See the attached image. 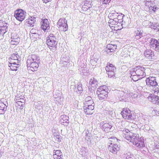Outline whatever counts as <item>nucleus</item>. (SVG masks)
<instances>
[{
    "instance_id": "nucleus-1",
    "label": "nucleus",
    "mask_w": 159,
    "mask_h": 159,
    "mask_svg": "<svg viewBox=\"0 0 159 159\" xmlns=\"http://www.w3.org/2000/svg\"><path fill=\"white\" fill-rule=\"evenodd\" d=\"M122 136L129 142L139 148L145 147L144 140L143 137H140L138 134L132 133L128 129H125L122 131Z\"/></svg>"
},
{
    "instance_id": "nucleus-2",
    "label": "nucleus",
    "mask_w": 159,
    "mask_h": 159,
    "mask_svg": "<svg viewBox=\"0 0 159 159\" xmlns=\"http://www.w3.org/2000/svg\"><path fill=\"white\" fill-rule=\"evenodd\" d=\"M118 139L116 137H112L109 141V145L108 146V150L112 153H116L120 149V146L117 144Z\"/></svg>"
},
{
    "instance_id": "nucleus-3",
    "label": "nucleus",
    "mask_w": 159,
    "mask_h": 159,
    "mask_svg": "<svg viewBox=\"0 0 159 159\" xmlns=\"http://www.w3.org/2000/svg\"><path fill=\"white\" fill-rule=\"evenodd\" d=\"M108 88L106 85L100 86L97 89L96 94L99 99L102 101H104L108 97Z\"/></svg>"
},
{
    "instance_id": "nucleus-4",
    "label": "nucleus",
    "mask_w": 159,
    "mask_h": 159,
    "mask_svg": "<svg viewBox=\"0 0 159 159\" xmlns=\"http://www.w3.org/2000/svg\"><path fill=\"white\" fill-rule=\"evenodd\" d=\"M46 43L51 50H55L57 47L58 42L57 39L52 34L49 35L47 38Z\"/></svg>"
},
{
    "instance_id": "nucleus-5",
    "label": "nucleus",
    "mask_w": 159,
    "mask_h": 159,
    "mask_svg": "<svg viewBox=\"0 0 159 159\" xmlns=\"http://www.w3.org/2000/svg\"><path fill=\"white\" fill-rule=\"evenodd\" d=\"M120 114L125 119L132 120L134 119L132 114V111L128 108H123Z\"/></svg>"
},
{
    "instance_id": "nucleus-6",
    "label": "nucleus",
    "mask_w": 159,
    "mask_h": 159,
    "mask_svg": "<svg viewBox=\"0 0 159 159\" xmlns=\"http://www.w3.org/2000/svg\"><path fill=\"white\" fill-rule=\"evenodd\" d=\"M105 69L109 77L114 78L116 77L115 71L116 67L114 65L110 62L108 63L105 67Z\"/></svg>"
},
{
    "instance_id": "nucleus-7",
    "label": "nucleus",
    "mask_w": 159,
    "mask_h": 159,
    "mask_svg": "<svg viewBox=\"0 0 159 159\" xmlns=\"http://www.w3.org/2000/svg\"><path fill=\"white\" fill-rule=\"evenodd\" d=\"M57 26L59 30L61 31H66L68 29L67 21L65 18L59 19L57 23Z\"/></svg>"
},
{
    "instance_id": "nucleus-8",
    "label": "nucleus",
    "mask_w": 159,
    "mask_h": 159,
    "mask_svg": "<svg viewBox=\"0 0 159 159\" xmlns=\"http://www.w3.org/2000/svg\"><path fill=\"white\" fill-rule=\"evenodd\" d=\"M150 48L156 52H159V39L151 38L149 41Z\"/></svg>"
},
{
    "instance_id": "nucleus-9",
    "label": "nucleus",
    "mask_w": 159,
    "mask_h": 159,
    "mask_svg": "<svg viewBox=\"0 0 159 159\" xmlns=\"http://www.w3.org/2000/svg\"><path fill=\"white\" fill-rule=\"evenodd\" d=\"M26 12L22 9H18L14 12V16L17 20L22 21L25 18Z\"/></svg>"
},
{
    "instance_id": "nucleus-10",
    "label": "nucleus",
    "mask_w": 159,
    "mask_h": 159,
    "mask_svg": "<svg viewBox=\"0 0 159 159\" xmlns=\"http://www.w3.org/2000/svg\"><path fill=\"white\" fill-rule=\"evenodd\" d=\"M134 70L136 74L139 77V79L143 78L146 75L145 69L143 67L138 66L134 68Z\"/></svg>"
},
{
    "instance_id": "nucleus-11",
    "label": "nucleus",
    "mask_w": 159,
    "mask_h": 159,
    "mask_svg": "<svg viewBox=\"0 0 159 159\" xmlns=\"http://www.w3.org/2000/svg\"><path fill=\"white\" fill-rule=\"evenodd\" d=\"M25 98L24 96H20L18 95L16 96L15 100L16 102V107L17 108L21 110L23 108V106L24 105L25 101L24 100Z\"/></svg>"
},
{
    "instance_id": "nucleus-12",
    "label": "nucleus",
    "mask_w": 159,
    "mask_h": 159,
    "mask_svg": "<svg viewBox=\"0 0 159 159\" xmlns=\"http://www.w3.org/2000/svg\"><path fill=\"white\" fill-rule=\"evenodd\" d=\"M119 20H109L108 21V25L112 30L113 31H117L119 30L118 28V24H120L118 22Z\"/></svg>"
},
{
    "instance_id": "nucleus-13",
    "label": "nucleus",
    "mask_w": 159,
    "mask_h": 159,
    "mask_svg": "<svg viewBox=\"0 0 159 159\" xmlns=\"http://www.w3.org/2000/svg\"><path fill=\"white\" fill-rule=\"evenodd\" d=\"M27 64L28 70L34 72L37 70L39 66L38 63L27 61Z\"/></svg>"
},
{
    "instance_id": "nucleus-14",
    "label": "nucleus",
    "mask_w": 159,
    "mask_h": 159,
    "mask_svg": "<svg viewBox=\"0 0 159 159\" xmlns=\"http://www.w3.org/2000/svg\"><path fill=\"white\" fill-rule=\"evenodd\" d=\"M11 44L13 45H17L20 42V38L17 34L13 33L11 34Z\"/></svg>"
},
{
    "instance_id": "nucleus-15",
    "label": "nucleus",
    "mask_w": 159,
    "mask_h": 159,
    "mask_svg": "<svg viewBox=\"0 0 159 159\" xmlns=\"http://www.w3.org/2000/svg\"><path fill=\"white\" fill-rule=\"evenodd\" d=\"M146 81L147 84L152 86H156L158 85L155 78L153 77L150 76L148 77Z\"/></svg>"
},
{
    "instance_id": "nucleus-16",
    "label": "nucleus",
    "mask_w": 159,
    "mask_h": 159,
    "mask_svg": "<svg viewBox=\"0 0 159 159\" xmlns=\"http://www.w3.org/2000/svg\"><path fill=\"white\" fill-rule=\"evenodd\" d=\"M117 47L116 45L109 44L107 45L106 51L107 53L111 54V53H113L116 51Z\"/></svg>"
},
{
    "instance_id": "nucleus-17",
    "label": "nucleus",
    "mask_w": 159,
    "mask_h": 159,
    "mask_svg": "<svg viewBox=\"0 0 159 159\" xmlns=\"http://www.w3.org/2000/svg\"><path fill=\"white\" fill-rule=\"evenodd\" d=\"M35 21V17L34 16H30L26 20L25 24L27 26L33 27Z\"/></svg>"
},
{
    "instance_id": "nucleus-18",
    "label": "nucleus",
    "mask_w": 159,
    "mask_h": 159,
    "mask_svg": "<svg viewBox=\"0 0 159 159\" xmlns=\"http://www.w3.org/2000/svg\"><path fill=\"white\" fill-rule=\"evenodd\" d=\"M39 57L36 55L32 54L30 56L27 60V62L39 63Z\"/></svg>"
},
{
    "instance_id": "nucleus-19",
    "label": "nucleus",
    "mask_w": 159,
    "mask_h": 159,
    "mask_svg": "<svg viewBox=\"0 0 159 159\" xmlns=\"http://www.w3.org/2000/svg\"><path fill=\"white\" fill-rule=\"evenodd\" d=\"M4 99L0 100V114H2L6 110L8 106V103L5 104Z\"/></svg>"
},
{
    "instance_id": "nucleus-20",
    "label": "nucleus",
    "mask_w": 159,
    "mask_h": 159,
    "mask_svg": "<svg viewBox=\"0 0 159 159\" xmlns=\"http://www.w3.org/2000/svg\"><path fill=\"white\" fill-rule=\"evenodd\" d=\"M145 57L149 60L154 59V52L151 50H146L144 53Z\"/></svg>"
},
{
    "instance_id": "nucleus-21",
    "label": "nucleus",
    "mask_w": 159,
    "mask_h": 159,
    "mask_svg": "<svg viewBox=\"0 0 159 159\" xmlns=\"http://www.w3.org/2000/svg\"><path fill=\"white\" fill-rule=\"evenodd\" d=\"M41 27L43 30L45 31L49 29V22L47 19L43 20L41 21Z\"/></svg>"
},
{
    "instance_id": "nucleus-22",
    "label": "nucleus",
    "mask_w": 159,
    "mask_h": 159,
    "mask_svg": "<svg viewBox=\"0 0 159 159\" xmlns=\"http://www.w3.org/2000/svg\"><path fill=\"white\" fill-rule=\"evenodd\" d=\"M17 54H12L8 59L9 63H19L17 57Z\"/></svg>"
},
{
    "instance_id": "nucleus-23",
    "label": "nucleus",
    "mask_w": 159,
    "mask_h": 159,
    "mask_svg": "<svg viewBox=\"0 0 159 159\" xmlns=\"http://www.w3.org/2000/svg\"><path fill=\"white\" fill-rule=\"evenodd\" d=\"M94 109V107L92 106H84V111L86 115H91L93 113V110Z\"/></svg>"
},
{
    "instance_id": "nucleus-24",
    "label": "nucleus",
    "mask_w": 159,
    "mask_h": 159,
    "mask_svg": "<svg viewBox=\"0 0 159 159\" xmlns=\"http://www.w3.org/2000/svg\"><path fill=\"white\" fill-rule=\"evenodd\" d=\"M53 152V157L54 159H59L60 158H62L61 157H62V154L60 150H54Z\"/></svg>"
},
{
    "instance_id": "nucleus-25",
    "label": "nucleus",
    "mask_w": 159,
    "mask_h": 159,
    "mask_svg": "<svg viewBox=\"0 0 159 159\" xmlns=\"http://www.w3.org/2000/svg\"><path fill=\"white\" fill-rule=\"evenodd\" d=\"M69 119V116L66 115H61V119H60V122L63 125L68 124V120Z\"/></svg>"
},
{
    "instance_id": "nucleus-26",
    "label": "nucleus",
    "mask_w": 159,
    "mask_h": 159,
    "mask_svg": "<svg viewBox=\"0 0 159 159\" xmlns=\"http://www.w3.org/2000/svg\"><path fill=\"white\" fill-rule=\"evenodd\" d=\"M7 23L2 20H0V29L5 33L7 31Z\"/></svg>"
},
{
    "instance_id": "nucleus-27",
    "label": "nucleus",
    "mask_w": 159,
    "mask_h": 159,
    "mask_svg": "<svg viewBox=\"0 0 159 159\" xmlns=\"http://www.w3.org/2000/svg\"><path fill=\"white\" fill-rule=\"evenodd\" d=\"M10 69L13 71H16L19 67V63H9L8 65Z\"/></svg>"
},
{
    "instance_id": "nucleus-28",
    "label": "nucleus",
    "mask_w": 159,
    "mask_h": 159,
    "mask_svg": "<svg viewBox=\"0 0 159 159\" xmlns=\"http://www.w3.org/2000/svg\"><path fill=\"white\" fill-rule=\"evenodd\" d=\"M120 16L118 15V13H110L108 16V18L110 20H119V17Z\"/></svg>"
},
{
    "instance_id": "nucleus-29",
    "label": "nucleus",
    "mask_w": 159,
    "mask_h": 159,
    "mask_svg": "<svg viewBox=\"0 0 159 159\" xmlns=\"http://www.w3.org/2000/svg\"><path fill=\"white\" fill-rule=\"evenodd\" d=\"M89 83L91 86V87L94 89L96 88L98 86V82L97 80L94 78H92L90 80Z\"/></svg>"
},
{
    "instance_id": "nucleus-30",
    "label": "nucleus",
    "mask_w": 159,
    "mask_h": 159,
    "mask_svg": "<svg viewBox=\"0 0 159 159\" xmlns=\"http://www.w3.org/2000/svg\"><path fill=\"white\" fill-rule=\"evenodd\" d=\"M112 126V125L109 123H105L102 125V129L105 132H108L110 131Z\"/></svg>"
},
{
    "instance_id": "nucleus-31",
    "label": "nucleus",
    "mask_w": 159,
    "mask_h": 159,
    "mask_svg": "<svg viewBox=\"0 0 159 159\" xmlns=\"http://www.w3.org/2000/svg\"><path fill=\"white\" fill-rule=\"evenodd\" d=\"M33 32V31L32 30L30 33V37L33 40H35L38 38V34L36 33Z\"/></svg>"
},
{
    "instance_id": "nucleus-32",
    "label": "nucleus",
    "mask_w": 159,
    "mask_h": 159,
    "mask_svg": "<svg viewBox=\"0 0 159 159\" xmlns=\"http://www.w3.org/2000/svg\"><path fill=\"white\" fill-rule=\"evenodd\" d=\"M159 8H158L156 6H154L153 7L150 6L149 7V10H151L150 11L151 12H152L155 13H156L158 11V9Z\"/></svg>"
},
{
    "instance_id": "nucleus-33",
    "label": "nucleus",
    "mask_w": 159,
    "mask_h": 159,
    "mask_svg": "<svg viewBox=\"0 0 159 159\" xmlns=\"http://www.w3.org/2000/svg\"><path fill=\"white\" fill-rule=\"evenodd\" d=\"M156 96V95L154 94H150L149 95L148 97L147 98L148 101H151L153 103L154 101L155 97Z\"/></svg>"
},
{
    "instance_id": "nucleus-34",
    "label": "nucleus",
    "mask_w": 159,
    "mask_h": 159,
    "mask_svg": "<svg viewBox=\"0 0 159 159\" xmlns=\"http://www.w3.org/2000/svg\"><path fill=\"white\" fill-rule=\"evenodd\" d=\"M84 104L85 106L90 107L92 106L94 107V104L93 100H91V101H89L88 102H84Z\"/></svg>"
},
{
    "instance_id": "nucleus-35",
    "label": "nucleus",
    "mask_w": 159,
    "mask_h": 159,
    "mask_svg": "<svg viewBox=\"0 0 159 159\" xmlns=\"http://www.w3.org/2000/svg\"><path fill=\"white\" fill-rule=\"evenodd\" d=\"M143 31H141L140 29H138L137 31L136 32V36H139V38L142 36Z\"/></svg>"
},
{
    "instance_id": "nucleus-36",
    "label": "nucleus",
    "mask_w": 159,
    "mask_h": 159,
    "mask_svg": "<svg viewBox=\"0 0 159 159\" xmlns=\"http://www.w3.org/2000/svg\"><path fill=\"white\" fill-rule=\"evenodd\" d=\"M155 104H158L159 103V96L158 95H156L155 97V99L154 100V101L153 102Z\"/></svg>"
},
{
    "instance_id": "nucleus-37",
    "label": "nucleus",
    "mask_w": 159,
    "mask_h": 159,
    "mask_svg": "<svg viewBox=\"0 0 159 159\" xmlns=\"http://www.w3.org/2000/svg\"><path fill=\"white\" fill-rule=\"evenodd\" d=\"M55 138L56 140L58 142L61 141V137L59 135H57L55 136Z\"/></svg>"
},
{
    "instance_id": "nucleus-38",
    "label": "nucleus",
    "mask_w": 159,
    "mask_h": 159,
    "mask_svg": "<svg viewBox=\"0 0 159 159\" xmlns=\"http://www.w3.org/2000/svg\"><path fill=\"white\" fill-rule=\"evenodd\" d=\"M154 94L156 95H158L159 96V88H157L155 89V90H154Z\"/></svg>"
},
{
    "instance_id": "nucleus-39",
    "label": "nucleus",
    "mask_w": 159,
    "mask_h": 159,
    "mask_svg": "<svg viewBox=\"0 0 159 159\" xmlns=\"http://www.w3.org/2000/svg\"><path fill=\"white\" fill-rule=\"evenodd\" d=\"M152 28L154 30L157 31H159V25H153L152 26Z\"/></svg>"
},
{
    "instance_id": "nucleus-40",
    "label": "nucleus",
    "mask_w": 159,
    "mask_h": 159,
    "mask_svg": "<svg viewBox=\"0 0 159 159\" xmlns=\"http://www.w3.org/2000/svg\"><path fill=\"white\" fill-rule=\"evenodd\" d=\"M91 100H93L92 98L90 96H88L86 97L85 102H88L91 101Z\"/></svg>"
},
{
    "instance_id": "nucleus-41",
    "label": "nucleus",
    "mask_w": 159,
    "mask_h": 159,
    "mask_svg": "<svg viewBox=\"0 0 159 159\" xmlns=\"http://www.w3.org/2000/svg\"><path fill=\"white\" fill-rule=\"evenodd\" d=\"M103 2V4H106L109 3L111 0H102Z\"/></svg>"
},
{
    "instance_id": "nucleus-42",
    "label": "nucleus",
    "mask_w": 159,
    "mask_h": 159,
    "mask_svg": "<svg viewBox=\"0 0 159 159\" xmlns=\"http://www.w3.org/2000/svg\"><path fill=\"white\" fill-rule=\"evenodd\" d=\"M136 76V75H133L132 77V79L135 81H137L139 79V78L138 79H136L135 78Z\"/></svg>"
},
{
    "instance_id": "nucleus-43",
    "label": "nucleus",
    "mask_w": 159,
    "mask_h": 159,
    "mask_svg": "<svg viewBox=\"0 0 159 159\" xmlns=\"http://www.w3.org/2000/svg\"><path fill=\"white\" fill-rule=\"evenodd\" d=\"M5 33L3 32L2 30L0 29V36H3Z\"/></svg>"
},
{
    "instance_id": "nucleus-44",
    "label": "nucleus",
    "mask_w": 159,
    "mask_h": 159,
    "mask_svg": "<svg viewBox=\"0 0 159 159\" xmlns=\"http://www.w3.org/2000/svg\"><path fill=\"white\" fill-rule=\"evenodd\" d=\"M43 2L46 3L48 2H51L52 0H42Z\"/></svg>"
},
{
    "instance_id": "nucleus-45",
    "label": "nucleus",
    "mask_w": 159,
    "mask_h": 159,
    "mask_svg": "<svg viewBox=\"0 0 159 159\" xmlns=\"http://www.w3.org/2000/svg\"><path fill=\"white\" fill-rule=\"evenodd\" d=\"M59 159H63L62 158H60Z\"/></svg>"
},
{
    "instance_id": "nucleus-46",
    "label": "nucleus",
    "mask_w": 159,
    "mask_h": 159,
    "mask_svg": "<svg viewBox=\"0 0 159 159\" xmlns=\"http://www.w3.org/2000/svg\"><path fill=\"white\" fill-rule=\"evenodd\" d=\"M158 104L159 105V104Z\"/></svg>"
}]
</instances>
